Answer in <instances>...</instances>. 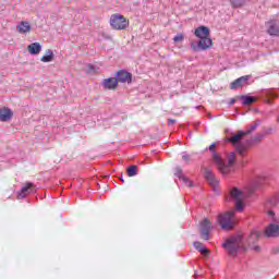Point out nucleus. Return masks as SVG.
Masks as SVG:
<instances>
[{"mask_svg":"<svg viewBox=\"0 0 279 279\" xmlns=\"http://www.w3.org/2000/svg\"><path fill=\"white\" fill-rule=\"evenodd\" d=\"M216 148H217V143H213L209 146V151L213 156V160H214L215 165H220L221 166V156L218 155L217 150H215Z\"/></svg>","mask_w":279,"mask_h":279,"instance_id":"aec40b11","label":"nucleus"},{"mask_svg":"<svg viewBox=\"0 0 279 279\" xmlns=\"http://www.w3.org/2000/svg\"><path fill=\"white\" fill-rule=\"evenodd\" d=\"M12 117H14V112L12 111V109L8 107L0 109V121L2 123H8V121L12 120Z\"/></svg>","mask_w":279,"mask_h":279,"instance_id":"f3484780","label":"nucleus"},{"mask_svg":"<svg viewBox=\"0 0 279 279\" xmlns=\"http://www.w3.org/2000/svg\"><path fill=\"white\" fill-rule=\"evenodd\" d=\"M102 86L107 90H114V88L119 86V82L117 81V77H109L104 80Z\"/></svg>","mask_w":279,"mask_h":279,"instance_id":"a211bd4d","label":"nucleus"},{"mask_svg":"<svg viewBox=\"0 0 279 279\" xmlns=\"http://www.w3.org/2000/svg\"><path fill=\"white\" fill-rule=\"evenodd\" d=\"M263 138H265V134L262 132V133H257L255 136H253L251 138V143L253 145H256L258 143H260V141H263Z\"/></svg>","mask_w":279,"mask_h":279,"instance_id":"c85d7f7f","label":"nucleus"},{"mask_svg":"<svg viewBox=\"0 0 279 279\" xmlns=\"http://www.w3.org/2000/svg\"><path fill=\"white\" fill-rule=\"evenodd\" d=\"M264 206L265 208H268V210L271 208H276V206H279V192L266 198Z\"/></svg>","mask_w":279,"mask_h":279,"instance_id":"dca6fc26","label":"nucleus"},{"mask_svg":"<svg viewBox=\"0 0 279 279\" xmlns=\"http://www.w3.org/2000/svg\"><path fill=\"white\" fill-rule=\"evenodd\" d=\"M203 256H208V254H210V252L208 251V248H206V246H203V248H201V251H198Z\"/></svg>","mask_w":279,"mask_h":279,"instance_id":"f704fd0d","label":"nucleus"},{"mask_svg":"<svg viewBox=\"0 0 279 279\" xmlns=\"http://www.w3.org/2000/svg\"><path fill=\"white\" fill-rule=\"evenodd\" d=\"M236 162V154L234 151H231L227 155V163L223 161V158H221V166L216 165L218 171L221 172L222 175H230L232 171H234V163Z\"/></svg>","mask_w":279,"mask_h":279,"instance_id":"20e7f679","label":"nucleus"},{"mask_svg":"<svg viewBox=\"0 0 279 279\" xmlns=\"http://www.w3.org/2000/svg\"><path fill=\"white\" fill-rule=\"evenodd\" d=\"M173 40L175 43H182V40H184V35L178 34L177 36H174Z\"/></svg>","mask_w":279,"mask_h":279,"instance_id":"72a5a7b5","label":"nucleus"},{"mask_svg":"<svg viewBox=\"0 0 279 279\" xmlns=\"http://www.w3.org/2000/svg\"><path fill=\"white\" fill-rule=\"evenodd\" d=\"M253 250L254 252H260V246H254Z\"/></svg>","mask_w":279,"mask_h":279,"instance_id":"ea45409f","label":"nucleus"},{"mask_svg":"<svg viewBox=\"0 0 279 279\" xmlns=\"http://www.w3.org/2000/svg\"><path fill=\"white\" fill-rule=\"evenodd\" d=\"M27 49L31 56H38V53L43 51V46L40 45V43H33L28 45Z\"/></svg>","mask_w":279,"mask_h":279,"instance_id":"412c9836","label":"nucleus"},{"mask_svg":"<svg viewBox=\"0 0 279 279\" xmlns=\"http://www.w3.org/2000/svg\"><path fill=\"white\" fill-rule=\"evenodd\" d=\"M222 247L228 252L229 256H236L239 248L243 247V235H233L222 243Z\"/></svg>","mask_w":279,"mask_h":279,"instance_id":"7ed1b4c3","label":"nucleus"},{"mask_svg":"<svg viewBox=\"0 0 279 279\" xmlns=\"http://www.w3.org/2000/svg\"><path fill=\"white\" fill-rule=\"evenodd\" d=\"M126 174L129 178H134V175H138V166L132 165L126 168Z\"/></svg>","mask_w":279,"mask_h":279,"instance_id":"393cba45","label":"nucleus"},{"mask_svg":"<svg viewBox=\"0 0 279 279\" xmlns=\"http://www.w3.org/2000/svg\"><path fill=\"white\" fill-rule=\"evenodd\" d=\"M116 80L118 84H132V73L128 72V70H119L116 73Z\"/></svg>","mask_w":279,"mask_h":279,"instance_id":"9b49d317","label":"nucleus"},{"mask_svg":"<svg viewBox=\"0 0 279 279\" xmlns=\"http://www.w3.org/2000/svg\"><path fill=\"white\" fill-rule=\"evenodd\" d=\"M272 254H279V246H275L272 248Z\"/></svg>","mask_w":279,"mask_h":279,"instance_id":"4c0bfd02","label":"nucleus"},{"mask_svg":"<svg viewBox=\"0 0 279 279\" xmlns=\"http://www.w3.org/2000/svg\"><path fill=\"white\" fill-rule=\"evenodd\" d=\"M269 184V177L267 175H257L250 183V193L255 191H260L265 185Z\"/></svg>","mask_w":279,"mask_h":279,"instance_id":"6e6552de","label":"nucleus"},{"mask_svg":"<svg viewBox=\"0 0 279 279\" xmlns=\"http://www.w3.org/2000/svg\"><path fill=\"white\" fill-rule=\"evenodd\" d=\"M204 171V178L208 182L209 186H219V180H217V177L213 172V170L208 168H203Z\"/></svg>","mask_w":279,"mask_h":279,"instance_id":"f8f14e48","label":"nucleus"},{"mask_svg":"<svg viewBox=\"0 0 279 279\" xmlns=\"http://www.w3.org/2000/svg\"><path fill=\"white\" fill-rule=\"evenodd\" d=\"M240 99H242L243 106H250L251 104H256V98L254 96L242 95Z\"/></svg>","mask_w":279,"mask_h":279,"instance_id":"b1692460","label":"nucleus"},{"mask_svg":"<svg viewBox=\"0 0 279 279\" xmlns=\"http://www.w3.org/2000/svg\"><path fill=\"white\" fill-rule=\"evenodd\" d=\"M233 201L235 203V209L239 213H243V208H245V204L243 203V192L238 187H233L230 191L229 202Z\"/></svg>","mask_w":279,"mask_h":279,"instance_id":"423d86ee","label":"nucleus"},{"mask_svg":"<svg viewBox=\"0 0 279 279\" xmlns=\"http://www.w3.org/2000/svg\"><path fill=\"white\" fill-rule=\"evenodd\" d=\"M263 96L266 97L267 104H271V99H277L278 93H275L274 89H266L263 92Z\"/></svg>","mask_w":279,"mask_h":279,"instance_id":"5701e85b","label":"nucleus"},{"mask_svg":"<svg viewBox=\"0 0 279 279\" xmlns=\"http://www.w3.org/2000/svg\"><path fill=\"white\" fill-rule=\"evenodd\" d=\"M53 51L51 49L46 50V56L41 57V62H53Z\"/></svg>","mask_w":279,"mask_h":279,"instance_id":"a878e982","label":"nucleus"},{"mask_svg":"<svg viewBox=\"0 0 279 279\" xmlns=\"http://www.w3.org/2000/svg\"><path fill=\"white\" fill-rule=\"evenodd\" d=\"M110 25L112 29L121 31V29H126L128 25H130V22L128 21V19H125V16L117 13L111 15Z\"/></svg>","mask_w":279,"mask_h":279,"instance_id":"0eeeda50","label":"nucleus"},{"mask_svg":"<svg viewBox=\"0 0 279 279\" xmlns=\"http://www.w3.org/2000/svg\"><path fill=\"white\" fill-rule=\"evenodd\" d=\"M182 160L185 162V165H190L191 163V155H187L186 151H183Z\"/></svg>","mask_w":279,"mask_h":279,"instance_id":"7c9ffc66","label":"nucleus"},{"mask_svg":"<svg viewBox=\"0 0 279 279\" xmlns=\"http://www.w3.org/2000/svg\"><path fill=\"white\" fill-rule=\"evenodd\" d=\"M276 130H274V128H268V129H264L262 133L264 134V136H271V134H274Z\"/></svg>","mask_w":279,"mask_h":279,"instance_id":"2f4dec72","label":"nucleus"},{"mask_svg":"<svg viewBox=\"0 0 279 279\" xmlns=\"http://www.w3.org/2000/svg\"><path fill=\"white\" fill-rule=\"evenodd\" d=\"M17 32L20 34H27V33L32 32V25H29V22H21L17 25Z\"/></svg>","mask_w":279,"mask_h":279,"instance_id":"4be33fe9","label":"nucleus"},{"mask_svg":"<svg viewBox=\"0 0 279 279\" xmlns=\"http://www.w3.org/2000/svg\"><path fill=\"white\" fill-rule=\"evenodd\" d=\"M31 193H34V183L27 182L21 190L17 192V199H25Z\"/></svg>","mask_w":279,"mask_h":279,"instance_id":"ddd939ff","label":"nucleus"},{"mask_svg":"<svg viewBox=\"0 0 279 279\" xmlns=\"http://www.w3.org/2000/svg\"><path fill=\"white\" fill-rule=\"evenodd\" d=\"M193 246L195 247V250H197V252H201L205 247L204 244H202V242L198 241L194 242Z\"/></svg>","mask_w":279,"mask_h":279,"instance_id":"473e14b6","label":"nucleus"},{"mask_svg":"<svg viewBox=\"0 0 279 279\" xmlns=\"http://www.w3.org/2000/svg\"><path fill=\"white\" fill-rule=\"evenodd\" d=\"M234 211H227L218 216V223L222 230H234Z\"/></svg>","mask_w":279,"mask_h":279,"instance_id":"39448f33","label":"nucleus"},{"mask_svg":"<svg viewBox=\"0 0 279 279\" xmlns=\"http://www.w3.org/2000/svg\"><path fill=\"white\" fill-rule=\"evenodd\" d=\"M194 35L199 38L198 41L191 43V49L195 52L206 51L213 47V39L210 38V28L207 26H198Z\"/></svg>","mask_w":279,"mask_h":279,"instance_id":"f257e3e1","label":"nucleus"},{"mask_svg":"<svg viewBox=\"0 0 279 279\" xmlns=\"http://www.w3.org/2000/svg\"><path fill=\"white\" fill-rule=\"evenodd\" d=\"M213 230V222L208 220V218H204L201 222V236L204 241H208L210 239V231Z\"/></svg>","mask_w":279,"mask_h":279,"instance_id":"1a4fd4ad","label":"nucleus"},{"mask_svg":"<svg viewBox=\"0 0 279 279\" xmlns=\"http://www.w3.org/2000/svg\"><path fill=\"white\" fill-rule=\"evenodd\" d=\"M265 25L269 36L279 38V20H269Z\"/></svg>","mask_w":279,"mask_h":279,"instance_id":"9d476101","label":"nucleus"},{"mask_svg":"<svg viewBox=\"0 0 279 279\" xmlns=\"http://www.w3.org/2000/svg\"><path fill=\"white\" fill-rule=\"evenodd\" d=\"M258 239H260V232L252 231L248 235V243H254V241H258Z\"/></svg>","mask_w":279,"mask_h":279,"instance_id":"cd10ccee","label":"nucleus"},{"mask_svg":"<svg viewBox=\"0 0 279 279\" xmlns=\"http://www.w3.org/2000/svg\"><path fill=\"white\" fill-rule=\"evenodd\" d=\"M247 82H250V75L241 76L230 84V88L231 90H238V88H243Z\"/></svg>","mask_w":279,"mask_h":279,"instance_id":"4468645a","label":"nucleus"},{"mask_svg":"<svg viewBox=\"0 0 279 279\" xmlns=\"http://www.w3.org/2000/svg\"><path fill=\"white\" fill-rule=\"evenodd\" d=\"M178 121L175 119H168V125H175Z\"/></svg>","mask_w":279,"mask_h":279,"instance_id":"c9c22d12","label":"nucleus"},{"mask_svg":"<svg viewBox=\"0 0 279 279\" xmlns=\"http://www.w3.org/2000/svg\"><path fill=\"white\" fill-rule=\"evenodd\" d=\"M277 121L279 122V117H278Z\"/></svg>","mask_w":279,"mask_h":279,"instance_id":"79ce46f5","label":"nucleus"},{"mask_svg":"<svg viewBox=\"0 0 279 279\" xmlns=\"http://www.w3.org/2000/svg\"><path fill=\"white\" fill-rule=\"evenodd\" d=\"M174 175H175V178H179V180H182V182H184V184H186V186H193V182H191V180H189V178L184 177V173L180 166L175 167Z\"/></svg>","mask_w":279,"mask_h":279,"instance_id":"6ab92c4d","label":"nucleus"},{"mask_svg":"<svg viewBox=\"0 0 279 279\" xmlns=\"http://www.w3.org/2000/svg\"><path fill=\"white\" fill-rule=\"evenodd\" d=\"M121 182H125V180H123V177L120 178Z\"/></svg>","mask_w":279,"mask_h":279,"instance_id":"a19ab883","label":"nucleus"},{"mask_svg":"<svg viewBox=\"0 0 279 279\" xmlns=\"http://www.w3.org/2000/svg\"><path fill=\"white\" fill-rule=\"evenodd\" d=\"M263 123V121H260V120H255L251 125H250V128H248V130H246V131H244L245 132V134H246V136L248 135V134H252L253 132H254V130H256L257 128H258V125H260Z\"/></svg>","mask_w":279,"mask_h":279,"instance_id":"bb28decb","label":"nucleus"},{"mask_svg":"<svg viewBox=\"0 0 279 279\" xmlns=\"http://www.w3.org/2000/svg\"><path fill=\"white\" fill-rule=\"evenodd\" d=\"M247 1L250 0H230V3L233 8H243Z\"/></svg>","mask_w":279,"mask_h":279,"instance_id":"c756f323","label":"nucleus"},{"mask_svg":"<svg viewBox=\"0 0 279 279\" xmlns=\"http://www.w3.org/2000/svg\"><path fill=\"white\" fill-rule=\"evenodd\" d=\"M236 104V98H231L229 101V106H234Z\"/></svg>","mask_w":279,"mask_h":279,"instance_id":"e433bc0d","label":"nucleus"},{"mask_svg":"<svg viewBox=\"0 0 279 279\" xmlns=\"http://www.w3.org/2000/svg\"><path fill=\"white\" fill-rule=\"evenodd\" d=\"M265 236H267L268 239H278L279 225L270 223L265 230Z\"/></svg>","mask_w":279,"mask_h":279,"instance_id":"2eb2a0df","label":"nucleus"},{"mask_svg":"<svg viewBox=\"0 0 279 279\" xmlns=\"http://www.w3.org/2000/svg\"><path fill=\"white\" fill-rule=\"evenodd\" d=\"M269 217H276V213L274 210H268Z\"/></svg>","mask_w":279,"mask_h":279,"instance_id":"58836bf2","label":"nucleus"},{"mask_svg":"<svg viewBox=\"0 0 279 279\" xmlns=\"http://www.w3.org/2000/svg\"><path fill=\"white\" fill-rule=\"evenodd\" d=\"M226 134H230L229 137H226V143H230L233 147H235V150L240 156H245V154H247V146L241 143V141L247 136L245 131H238V133L234 134L230 132V130H226Z\"/></svg>","mask_w":279,"mask_h":279,"instance_id":"f03ea898","label":"nucleus"}]
</instances>
